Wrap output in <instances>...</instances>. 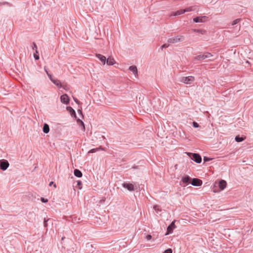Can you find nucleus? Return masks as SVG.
Here are the masks:
<instances>
[{"mask_svg":"<svg viewBox=\"0 0 253 253\" xmlns=\"http://www.w3.org/2000/svg\"><path fill=\"white\" fill-rule=\"evenodd\" d=\"M213 55L209 52H205L203 54H200L195 57V60H204L212 57Z\"/></svg>","mask_w":253,"mask_h":253,"instance_id":"obj_1","label":"nucleus"},{"mask_svg":"<svg viewBox=\"0 0 253 253\" xmlns=\"http://www.w3.org/2000/svg\"><path fill=\"white\" fill-rule=\"evenodd\" d=\"M78 184L79 185H81V181H78Z\"/></svg>","mask_w":253,"mask_h":253,"instance_id":"obj_37","label":"nucleus"},{"mask_svg":"<svg viewBox=\"0 0 253 253\" xmlns=\"http://www.w3.org/2000/svg\"><path fill=\"white\" fill-rule=\"evenodd\" d=\"M187 155L191 157L193 160L197 163H200L202 161L201 157L198 154L187 153Z\"/></svg>","mask_w":253,"mask_h":253,"instance_id":"obj_3","label":"nucleus"},{"mask_svg":"<svg viewBox=\"0 0 253 253\" xmlns=\"http://www.w3.org/2000/svg\"><path fill=\"white\" fill-rule=\"evenodd\" d=\"M96 56L102 62L103 65L105 64L107 60L105 56L100 54H97Z\"/></svg>","mask_w":253,"mask_h":253,"instance_id":"obj_12","label":"nucleus"},{"mask_svg":"<svg viewBox=\"0 0 253 253\" xmlns=\"http://www.w3.org/2000/svg\"><path fill=\"white\" fill-rule=\"evenodd\" d=\"M34 57H35L36 60H38L39 59V55H37L36 54H34Z\"/></svg>","mask_w":253,"mask_h":253,"instance_id":"obj_34","label":"nucleus"},{"mask_svg":"<svg viewBox=\"0 0 253 253\" xmlns=\"http://www.w3.org/2000/svg\"><path fill=\"white\" fill-rule=\"evenodd\" d=\"M184 39V37L183 36H177L169 38L168 40V42L170 43H175L182 41Z\"/></svg>","mask_w":253,"mask_h":253,"instance_id":"obj_4","label":"nucleus"},{"mask_svg":"<svg viewBox=\"0 0 253 253\" xmlns=\"http://www.w3.org/2000/svg\"><path fill=\"white\" fill-rule=\"evenodd\" d=\"M52 184H53V181H51V182H50L49 183V186H51Z\"/></svg>","mask_w":253,"mask_h":253,"instance_id":"obj_36","label":"nucleus"},{"mask_svg":"<svg viewBox=\"0 0 253 253\" xmlns=\"http://www.w3.org/2000/svg\"><path fill=\"white\" fill-rule=\"evenodd\" d=\"M101 149V147L99 148L92 149L88 151V153H92L97 152L99 149Z\"/></svg>","mask_w":253,"mask_h":253,"instance_id":"obj_25","label":"nucleus"},{"mask_svg":"<svg viewBox=\"0 0 253 253\" xmlns=\"http://www.w3.org/2000/svg\"><path fill=\"white\" fill-rule=\"evenodd\" d=\"M152 238V236L150 235H147L146 237V239L147 240H150Z\"/></svg>","mask_w":253,"mask_h":253,"instance_id":"obj_32","label":"nucleus"},{"mask_svg":"<svg viewBox=\"0 0 253 253\" xmlns=\"http://www.w3.org/2000/svg\"><path fill=\"white\" fill-rule=\"evenodd\" d=\"M74 174L78 177H81L82 176V173L80 170L77 169L74 170Z\"/></svg>","mask_w":253,"mask_h":253,"instance_id":"obj_15","label":"nucleus"},{"mask_svg":"<svg viewBox=\"0 0 253 253\" xmlns=\"http://www.w3.org/2000/svg\"><path fill=\"white\" fill-rule=\"evenodd\" d=\"M77 123L79 125H80V126H82V129L84 131V130H85V126H84V122L82 120H81L80 119H78L77 120Z\"/></svg>","mask_w":253,"mask_h":253,"instance_id":"obj_19","label":"nucleus"},{"mask_svg":"<svg viewBox=\"0 0 253 253\" xmlns=\"http://www.w3.org/2000/svg\"><path fill=\"white\" fill-rule=\"evenodd\" d=\"M123 186L130 191H134V186L132 184L125 183L123 184Z\"/></svg>","mask_w":253,"mask_h":253,"instance_id":"obj_10","label":"nucleus"},{"mask_svg":"<svg viewBox=\"0 0 253 253\" xmlns=\"http://www.w3.org/2000/svg\"><path fill=\"white\" fill-rule=\"evenodd\" d=\"M9 164L7 161L5 160H0V169L3 170H6L8 167Z\"/></svg>","mask_w":253,"mask_h":253,"instance_id":"obj_6","label":"nucleus"},{"mask_svg":"<svg viewBox=\"0 0 253 253\" xmlns=\"http://www.w3.org/2000/svg\"><path fill=\"white\" fill-rule=\"evenodd\" d=\"M74 99L75 101L77 103H78V104H79V100H78V99H75V98H74Z\"/></svg>","mask_w":253,"mask_h":253,"instance_id":"obj_35","label":"nucleus"},{"mask_svg":"<svg viewBox=\"0 0 253 253\" xmlns=\"http://www.w3.org/2000/svg\"><path fill=\"white\" fill-rule=\"evenodd\" d=\"M67 110L70 111V112L71 113V114H74V116H76L75 112L74 110V109H73V108L72 107H67Z\"/></svg>","mask_w":253,"mask_h":253,"instance_id":"obj_23","label":"nucleus"},{"mask_svg":"<svg viewBox=\"0 0 253 253\" xmlns=\"http://www.w3.org/2000/svg\"><path fill=\"white\" fill-rule=\"evenodd\" d=\"M169 44L165 43V44H164L162 46L161 48H162V49H163V48H167V47H169Z\"/></svg>","mask_w":253,"mask_h":253,"instance_id":"obj_29","label":"nucleus"},{"mask_svg":"<svg viewBox=\"0 0 253 253\" xmlns=\"http://www.w3.org/2000/svg\"><path fill=\"white\" fill-rule=\"evenodd\" d=\"M53 186H54V188H56V184H53Z\"/></svg>","mask_w":253,"mask_h":253,"instance_id":"obj_38","label":"nucleus"},{"mask_svg":"<svg viewBox=\"0 0 253 253\" xmlns=\"http://www.w3.org/2000/svg\"><path fill=\"white\" fill-rule=\"evenodd\" d=\"M183 10H184V13H185V12H186L191 11L193 9L192 8V7H190L186 8H185V9H184Z\"/></svg>","mask_w":253,"mask_h":253,"instance_id":"obj_26","label":"nucleus"},{"mask_svg":"<svg viewBox=\"0 0 253 253\" xmlns=\"http://www.w3.org/2000/svg\"><path fill=\"white\" fill-rule=\"evenodd\" d=\"M193 126L194 127H198L199 126V125L195 122L193 123Z\"/></svg>","mask_w":253,"mask_h":253,"instance_id":"obj_30","label":"nucleus"},{"mask_svg":"<svg viewBox=\"0 0 253 253\" xmlns=\"http://www.w3.org/2000/svg\"><path fill=\"white\" fill-rule=\"evenodd\" d=\"M60 100L63 103L68 104L69 102V97L66 94H65L61 96Z\"/></svg>","mask_w":253,"mask_h":253,"instance_id":"obj_8","label":"nucleus"},{"mask_svg":"<svg viewBox=\"0 0 253 253\" xmlns=\"http://www.w3.org/2000/svg\"><path fill=\"white\" fill-rule=\"evenodd\" d=\"M184 13V11L183 9H180L179 10H177V11H176L173 15L174 16H177V15H181L182 14H183Z\"/></svg>","mask_w":253,"mask_h":253,"instance_id":"obj_21","label":"nucleus"},{"mask_svg":"<svg viewBox=\"0 0 253 253\" xmlns=\"http://www.w3.org/2000/svg\"><path fill=\"white\" fill-rule=\"evenodd\" d=\"M33 48H34H34H35L36 49H37V45H36V44L35 43H34V47H33ZM36 53H38V51H37V50H36Z\"/></svg>","mask_w":253,"mask_h":253,"instance_id":"obj_33","label":"nucleus"},{"mask_svg":"<svg viewBox=\"0 0 253 253\" xmlns=\"http://www.w3.org/2000/svg\"><path fill=\"white\" fill-rule=\"evenodd\" d=\"M172 251L171 249H168L166 250H165L164 252V253H172Z\"/></svg>","mask_w":253,"mask_h":253,"instance_id":"obj_27","label":"nucleus"},{"mask_svg":"<svg viewBox=\"0 0 253 253\" xmlns=\"http://www.w3.org/2000/svg\"><path fill=\"white\" fill-rule=\"evenodd\" d=\"M202 18V17H197L194 18L193 21L196 23L202 22H203Z\"/></svg>","mask_w":253,"mask_h":253,"instance_id":"obj_22","label":"nucleus"},{"mask_svg":"<svg viewBox=\"0 0 253 253\" xmlns=\"http://www.w3.org/2000/svg\"><path fill=\"white\" fill-rule=\"evenodd\" d=\"M191 184L194 186H201L202 184V181L198 178H193L192 180Z\"/></svg>","mask_w":253,"mask_h":253,"instance_id":"obj_9","label":"nucleus"},{"mask_svg":"<svg viewBox=\"0 0 253 253\" xmlns=\"http://www.w3.org/2000/svg\"><path fill=\"white\" fill-rule=\"evenodd\" d=\"M219 187L221 190H222L225 188L227 185L226 182L224 180H221L219 182Z\"/></svg>","mask_w":253,"mask_h":253,"instance_id":"obj_11","label":"nucleus"},{"mask_svg":"<svg viewBox=\"0 0 253 253\" xmlns=\"http://www.w3.org/2000/svg\"><path fill=\"white\" fill-rule=\"evenodd\" d=\"M194 32L199 33L202 35H205L206 34V31L203 29H195Z\"/></svg>","mask_w":253,"mask_h":253,"instance_id":"obj_17","label":"nucleus"},{"mask_svg":"<svg viewBox=\"0 0 253 253\" xmlns=\"http://www.w3.org/2000/svg\"><path fill=\"white\" fill-rule=\"evenodd\" d=\"M153 209L157 213H158L159 211H161V210L160 209L159 207L157 205H155L153 207Z\"/></svg>","mask_w":253,"mask_h":253,"instance_id":"obj_24","label":"nucleus"},{"mask_svg":"<svg viewBox=\"0 0 253 253\" xmlns=\"http://www.w3.org/2000/svg\"><path fill=\"white\" fill-rule=\"evenodd\" d=\"M190 180V177L188 176H185L182 177V181L183 183H188Z\"/></svg>","mask_w":253,"mask_h":253,"instance_id":"obj_18","label":"nucleus"},{"mask_svg":"<svg viewBox=\"0 0 253 253\" xmlns=\"http://www.w3.org/2000/svg\"><path fill=\"white\" fill-rule=\"evenodd\" d=\"M195 81V78L193 76L182 77L180 78V81L181 83L186 84H191Z\"/></svg>","mask_w":253,"mask_h":253,"instance_id":"obj_2","label":"nucleus"},{"mask_svg":"<svg viewBox=\"0 0 253 253\" xmlns=\"http://www.w3.org/2000/svg\"><path fill=\"white\" fill-rule=\"evenodd\" d=\"M49 131V127L47 124H44L43 127V131L45 133H47Z\"/></svg>","mask_w":253,"mask_h":253,"instance_id":"obj_16","label":"nucleus"},{"mask_svg":"<svg viewBox=\"0 0 253 253\" xmlns=\"http://www.w3.org/2000/svg\"><path fill=\"white\" fill-rule=\"evenodd\" d=\"M204 160H205V161H207V158H204Z\"/></svg>","mask_w":253,"mask_h":253,"instance_id":"obj_39","label":"nucleus"},{"mask_svg":"<svg viewBox=\"0 0 253 253\" xmlns=\"http://www.w3.org/2000/svg\"><path fill=\"white\" fill-rule=\"evenodd\" d=\"M129 69L135 76L137 75V69L135 66H131Z\"/></svg>","mask_w":253,"mask_h":253,"instance_id":"obj_14","label":"nucleus"},{"mask_svg":"<svg viewBox=\"0 0 253 253\" xmlns=\"http://www.w3.org/2000/svg\"><path fill=\"white\" fill-rule=\"evenodd\" d=\"M41 201L42 202H43V203H46L48 202V200L46 199H44L43 198H41Z\"/></svg>","mask_w":253,"mask_h":253,"instance_id":"obj_31","label":"nucleus"},{"mask_svg":"<svg viewBox=\"0 0 253 253\" xmlns=\"http://www.w3.org/2000/svg\"><path fill=\"white\" fill-rule=\"evenodd\" d=\"M106 63L108 65H113L116 63V61L114 58L109 57L106 60Z\"/></svg>","mask_w":253,"mask_h":253,"instance_id":"obj_13","label":"nucleus"},{"mask_svg":"<svg viewBox=\"0 0 253 253\" xmlns=\"http://www.w3.org/2000/svg\"><path fill=\"white\" fill-rule=\"evenodd\" d=\"M176 228V226L175 225V221H172L171 224L167 228V233L166 235H168L170 233H171L174 229Z\"/></svg>","mask_w":253,"mask_h":253,"instance_id":"obj_7","label":"nucleus"},{"mask_svg":"<svg viewBox=\"0 0 253 253\" xmlns=\"http://www.w3.org/2000/svg\"><path fill=\"white\" fill-rule=\"evenodd\" d=\"M245 138H246L245 137H240L239 135H238L235 137V139L236 142H241V141L244 140Z\"/></svg>","mask_w":253,"mask_h":253,"instance_id":"obj_20","label":"nucleus"},{"mask_svg":"<svg viewBox=\"0 0 253 253\" xmlns=\"http://www.w3.org/2000/svg\"><path fill=\"white\" fill-rule=\"evenodd\" d=\"M45 71L48 76V77H49V78L50 79V80H51V81L54 84H55L56 86H57L58 87H63L62 85V84H61V83L60 82V81H59V80L58 79H53L52 77V76L49 74L47 71L45 69Z\"/></svg>","mask_w":253,"mask_h":253,"instance_id":"obj_5","label":"nucleus"},{"mask_svg":"<svg viewBox=\"0 0 253 253\" xmlns=\"http://www.w3.org/2000/svg\"><path fill=\"white\" fill-rule=\"evenodd\" d=\"M239 21V19H236L232 22V25H234L238 23Z\"/></svg>","mask_w":253,"mask_h":253,"instance_id":"obj_28","label":"nucleus"}]
</instances>
